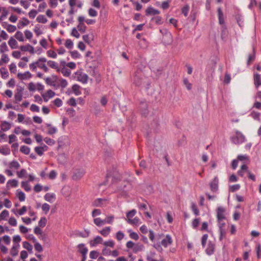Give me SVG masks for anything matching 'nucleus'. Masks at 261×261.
Returning a JSON list of instances; mask_svg holds the SVG:
<instances>
[{"label":"nucleus","instance_id":"nucleus-1","mask_svg":"<svg viewBox=\"0 0 261 261\" xmlns=\"http://www.w3.org/2000/svg\"><path fill=\"white\" fill-rule=\"evenodd\" d=\"M49 62L45 58H40L36 62L32 63L30 65V68L33 70H35L38 67V68L42 69L44 71L47 72L48 70L46 64H48Z\"/></svg>","mask_w":261,"mask_h":261},{"label":"nucleus","instance_id":"nucleus-2","mask_svg":"<svg viewBox=\"0 0 261 261\" xmlns=\"http://www.w3.org/2000/svg\"><path fill=\"white\" fill-rule=\"evenodd\" d=\"M231 140L235 144H241L246 141L245 137L239 131L236 132V136L231 137Z\"/></svg>","mask_w":261,"mask_h":261},{"label":"nucleus","instance_id":"nucleus-3","mask_svg":"<svg viewBox=\"0 0 261 261\" xmlns=\"http://www.w3.org/2000/svg\"><path fill=\"white\" fill-rule=\"evenodd\" d=\"M74 74L76 75L77 81L82 83L83 84H86L88 82V75L82 72V69L76 71Z\"/></svg>","mask_w":261,"mask_h":261},{"label":"nucleus","instance_id":"nucleus-4","mask_svg":"<svg viewBox=\"0 0 261 261\" xmlns=\"http://www.w3.org/2000/svg\"><path fill=\"white\" fill-rule=\"evenodd\" d=\"M148 105L146 101H141L140 102L139 109L141 112L142 115L144 117H146L148 114Z\"/></svg>","mask_w":261,"mask_h":261},{"label":"nucleus","instance_id":"nucleus-5","mask_svg":"<svg viewBox=\"0 0 261 261\" xmlns=\"http://www.w3.org/2000/svg\"><path fill=\"white\" fill-rule=\"evenodd\" d=\"M85 173L83 169H76L73 172L72 178L74 180H79L84 175Z\"/></svg>","mask_w":261,"mask_h":261},{"label":"nucleus","instance_id":"nucleus-6","mask_svg":"<svg viewBox=\"0 0 261 261\" xmlns=\"http://www.w3.org/2000/svg\"><path fill=\"white\" fill-rule=\"evenodd\" d=\"M225 210L222 206H219L217 209V221H222L226 219V217L224 215Z\"/></svg>","mask_w":261,"mask_h":261},{"label":"nucleus","instance_id":"nucleus-7","mask_svg":"<svg viewBox=\"0 0 261 261\" xmlns=\"http://www.w3.org/2000/svg\"><path fill=\"white\" fill-rule=\"evenodd\" d=\"M112 177V183H114L120 180V176L118 175H114V173H112V172L110 171H108L107 174L106 175V180L104 181L101 185H106L107 182L108 181V179L110 177Z\"/></svg>","mask_w":261,"mask_h":261},{"label":"nucleus","instance_id":"nucleus-8","mask_svg":"<svg viewBox=\"0 0 261 261\" xmlns=\"http://www.w3.org/2000/svg\"><path fill=\"white\" fill-rule=\"evenodd\" d=\"M219 179L217 176H215L213 180L210 183L211 190L213 192H216L218 190Z\"/></svg>","mask_w":261,"mask_h":261},{"label":"nucleus","instance_id":"nucleus-9","mask_svg":"<svg viewBox=\"0 0 261 261\" xmlns=\"http://www.w3.org/2000/svg\"><path fill=\"white\" fill-rule=\"evenodd\" d=\"M69 144V140L67 136H62L58 139V148L63 147L68 145Z\"/></svg>","mask_w":261,"mask_h":261},{"label":"nucleus","instance_id":"nucleus-10","mask_svg":"<svg viewBox=\"0 0 261 261\" xmlns=\"http://www.w3.org/2000/svg\"><path fill=\"white\" fill-rule=\"evenodd\" d=\"M161 116V115L158 114L155 115L153 118L152 122L151 123V126L155 129L159 128L160 126V120Z\"/></svg>","mask_w":261,"mask_h":261},{"label":"nucleus","instance_id":"nucleus-11","mask_svg":"<svg viewBox=\"0 0 261 261\" xmlns=\"http://www.w3.org/2000/svg\"><path fill=\"white\" fill-rule=\"evenodd\" d=\"M77 252L81 255L87 254L88 249L84 243H81L77 246Z\"/></svg>","mask_w":261,"mask_h":261},{"label":"nucleus","instance_id":"nucleus-12","mask_svg":"<svg viewBox=\"0 0 261 261\" xmlns=\"http://www.w3.org/2000/svg\"><path fill=\"white\" fill-rule=\"evenodd\" d=\"M160 243L164 247H167L168 245L172 243L171 237L169 234H167L166 238L163 239Z\"/></svg>","mask_w":261,"mask_h":261},{"label":"nucleus","instance_id":"nucleus-13","mask_svg":"<svg viewBox=\"0 0 261 261\" xmlns=\"http://www.w3.org/2000/svg\"><path fill=\"white\" fill-rule=\"evenodd\" d=\"M146 15L147 16L149 15H155L157 14H159L160 13V11L157 9H154L151 6H149L146 9Z\"/></svg>","mask_w":261,"mask_h":261},{"label":"nucleus","instance_id":"nucleus-14","mask_svg":"<svg viewBox=\"0 0 261 261\" xmlns=\"http://www.w3.org/2000/svg\"><path fill=\"white\" fill-rule=\"evenodd\" d=\"M215 244L212 241H210L208 243L207 246L205 249L206 253L208 255H212L214 252Z\"/></svg>","mask_w":261,"mask_h":261},{"label":"nucleus","instance_id":"nucleus-15","mask_svg":"<svg viewBox=\"0 0 261 261\" xmlns=\"http://www.w3.org/2000/svg\"><path fill=\"white\" fill-rule=\"evenodd\" d=\"M254 84L256 88L261 86V76L258 73H255L253 75Z\"/></svg>","mask_w":261,"mask_h":261},{"label":"nucleus","instance_id":"nucleus-16","mask_svg":"<svg viewBox=\"0 0 261 261\" xmlns=\"http://www.w3.org/2000/svg\"><path fill=\"white\" fill-rule=\"evenodd\" d=\"M20 49L21 51H29L32 54H34L35 53L34 47L30 44H27L26 45L21 46L20 47Z\"/></svg>","mask_w":261,"mask_h":261},{"label":"nucleus","instance_id":"nucleus-17","mask_svg":"<svg viewBox=\"0 0 261 261\" xmlns=\"http://www.w3.org/2000/svg\"><path fill=\"white\" fill-rule=\"evenodd\" d=\"M217 11H218L219 23L221 25L224 24L225 23L223 13L222 11L221 8L220 7L218 8Z\"/></svg>","mask_w":261,"mask_h":261},{"label":"nucleus","instance_id":"nucleus-18","mask_svg":"<svg viewBox=\"0 0 261 261\" xmlns=\"http://www.w3.org/2000/svg\"><path fill=\"white\" fill-rule=\"evenodd\" d=\"M32 74L29 72L27 71L23 73H18L17 74V77L21 80H27L31 78Z\"/></svg>","mask_w":261,"mask_h":261},{"label":"nucleus","instance_id":"nucleus-19","mask_svg":"<svg viewBox=\"0 0 261 261\" xmlns=\"http://www.w3.org/2000/svg\"><path fill=\"white\" fill-rule=\"evenodd\" d=\"M133 83L136 86L140 87L142 84V79L137 75H135L133 79Z\"/></svg>","mask_w":261,"mask_h":261},{"label":"nucleus","instance_id":"nucleus-20","mask_svg":"<svg viewBox=\"0 0 261 261\" xmlns=\"http://www.w3.org/2000/svg\"><path fill=\"white\" fill-rule=\"evenodd\" d=\"M8 44L12 49H15L18 47L17 42L13 37L10 38Z\"/></svg>","mask_w":261,"mask_h":261},{"label":"nucleus","instance_id":"nucleus-21","mask_svg":"<svg viewBox=\"0 0 261 261\" xmlns=\"http://www.w3.org/2000/svg\"><path fill=\"white\" fill-rule=\"evenodd\" d=\"M18 186V181L16 179L9 180L7 182V189H10L11 187H16Z\"/></svg>","mask_w":261,"mask_h":261},{"label":"nucleus","instance_id":"nucleus-22","mask_svg":"<svg viewBox=\"0 0 261 261\" xmlns=\"http://www.w3.org/2000/svg\"><path fill=\"white\" fill-rule=\"evenodd\" d=\"M80 86L77 84H75L72 85V92L75 94V95L77 96L81 94V91L80 90Z\"/></svg>","mask_w":261,"mask_h":261},{"label":"nucleus","instance_id":"nucleus-23","mask_svg":"<svg viewBox=\"0 0 261 261\" xmlns=\"http://www.w3.org/2000/svg\"><path fill=\"white\" fill-rule=\"evenodd\" d=\"M144 248V246L143 244L137 243L135 245L133 248V252L134 253H137L139 251H142Z\"/></svg>","mask_w":261,"mask_h":261},{"label":"nucleus","instance_id":"nucleus-24","mask_svg":"<svg viewBox=\"0 0 261 261\" xmlns=\"http://www.w3.org/2000/svg\"><path fill=\"white\" fill-rule=\"evenodd\" d=\"M255 58V49L253 48V54H249L248 56V58L247 62V66H250L251 63L253 62Z\"/></svg>","mask_w":261,"mask_h":261},{"label":"nucleus","instance_id":"nucleus-25","mask_svg":"<svg viewBox=\"0 0 261 261\" xmlns=\"http://www.w3.org/2000/svg\"><path fill=\"white\" fill-rule=\"evenodd\" d=\"M1 126L2 130L6 132L11 128V124L7 121H4L2 122Z\"/></svg>","mask_w":261,"mask_h":261},{"label":"nucleus","instance_id":"nucleus-26","mask_svg":"<svg viewBox=\"0 0 261 261\" xmlns=\"http://www.w3.org/2000/svg\"><path fill=\"white\" fill-rule=\"evenodd\" d=\"M9 61V58L7 55L2 54L1 59H0V65L3 64L7 63Z\"/></svg>","mask_w":261,"mask_h":261},{"label":"nucleus","instance_id":"nucleus-27","mask_svg":"<svg viewBox=\"0 0 261 261\" xmlns=\"http://www.w3.org/2000/svg\"><path fill=\"white\" fill-rule=\"evenodd\" d=\"M0 153L5 155H8L10 153V149L8 147L3 146L0 148Z\"/></svg>","mask_w":261,"mask_h":261},{"label":"nucleus","instance_id":"nucleus-28","mask_svg":"<svg viewBox=\"0 0 261 261\" xmlns=\"http://www.w3.org/2000/svg\"><path fill=\"white\" fill-rule=\"evenodd\" d=\"M111 231L110 226L106 227L105 228L99 231L100 233L104 237H107Z\"/></svg>","mask_w":261,"mask_h":261},{"label":"nucleus","instance_id":"nucleus-29","mask_svg":"<svg viewBox=\"0 0 261 261\" xmlns=\"http://www.w3.org/2000/svg\"><path fill=\"white\" fill-rule=\"evenodd\" d=\"M0 72L3 79H6L9 76V73L7 69L5 67H2L0 69Z\"/></svg>","mask_w":261,"mask_h":261},{"label":"nucleus","instance_id":"nucleus-30","mask_svg":"<svg viewBox=\"0 0 261 261\" xmlns=\"http://www.w3.org/2000/svg\"><path fill=\"white\" fill-rule=\"evenodd\" d=\"M70 54L71 57L74 59H80L82 57L81 55L76 50L70 51Z\"/></svg>","mask_w":261,"mask_h":261},{"label":"nucleus","instance_id":"nucleus-31","mask_svg":"<svg viewBox=\"0 0 261 261\" xmlns=\"http://www.w3.org/2000/svg\"><path fill=\"white\" fill-rule=\"evenodd\" d=\"M59 163L64 164L66 162V157L65 153H62L59 155L57 159Z\"/></svg>","mask_w":261,"mask_h":261},{"label":"nucleus","instance_id":"nucleus-32","mask_svg":"<svg viewBox=\"0 0 261 261\" xmlns=\"http://www.w3.org/2000/svg\"><path fill=\"white\" fill-rule=\"evenodd\" d=\"M14 37L15 38L18 40V41L20 42H23L24 41V37L23 35L22 32L20 31H17L16 34H15Z\"/></svg>","mask_w":261,"mask_h":261},{"label":"nucleus","instance_id":"nucleus-33","mask_svg":"<svg viewBox=\"0 0 261 261\" xmlns=\"http://www.w3.org/2000/svg\"><path fill=\"white\" fill-rule=\"evenodd\" d=\"M51 103L54 104V106L59 108L62 106L63 104V102L62 100L59 98H57L55 100L51 101Z\"/></svg>","mask_w":261,"mask_h":261},{"label":"nucleus","instance_id":"nucleus-34","mask_svg":"<svg viewBox=\"0 0 261 261\" xmlns=\"http://www.w3.org/2000/svg\"><path fill=\"white\" fill-rule=\"evenodd\" d=\"M29 23V21L25 18H23L22 21H20L18 24L19 29L21 28L23 26H25Z\"/></svg>","mask_w":261,"mask_h":261},{"label":"nucleus","instance_id":"nucleus-35","mask_svg":"<svg viewBox=\"0 0 261 261\" xmlns=\"http://www.w3.org/2000/svg\"><path fill=\"white\" fill-rule=\"evenodd\" d=\"M236 19L239 25L241 27H242L243 25V19L242 16L239 14H237L236 15Z\"/></svg>","mask_w":261,"mask_h":261},{"label":"nucleus","instance_id":"nucleus-36","mask_svg":"<svg viewBox=\"0 0 261 261\" xmlns=\"http://www.w3.org/2000/svg\"><path fill=\"white\" fill-rule=\"evenodd\" d=\"M22 95L20 91L17 92L14 95L15 102L18 103L22 100Z\"/></svg>","mask_w":261,"mask_h":261},{"label":"nucleus","instance_id":"nucleus-37","mask_svg":"<svg viewBox=\"0 0 261 261\" xmlns=\"http://www.w3.org/2000/svg\"><path fill=\"white\" fill-rule=\"evenodd\" d=\"M8 51V47L6 42H3L0 45V53L4 54Z\"/></svg>","mask_w":261,"mask_h":261},{"label":"nucleus","instance_id":"nucleus-38","mask_svg":"<svg viewBox=\"0 0 261 261\" xmlns=\"http://www.w3.org/2000/svg\"><path fill=\"white\" fill-rule=\"evenodd\" d=\"M251 116L255 120L260 121V113L257 112L253 111L250 114Z\"/></svg>","mask_w":261,"mask_h":261},{"label":"nucleus","instance_id":"nucleus-39","mask_svg":"<svg viewBox=\"0 0 261 261\" xmlns=\"http://www.w3.org/2000/svg\"><path fill=\"white\" fill-rule=\"evenodd\" d=\"M12 211L15 215H22L27 212V207L23 206L21 209L17 210L16 212L14 210H12Z\"/></svg>","mask_w":261,"mask_h":261},{"label":"nucleus","instance_id":"nucleus-40","mask_svg":"<svg viewBox=\"0 0 261 261\" xmlns=\"http://www.w3.org/2000/svg\"><path fill=\"white\" fill-rule=\"evenodd\" d=\"M17 196L20 201H23L25 200V196L24 193L22 191H17Z\"/></svg>","mask_w":261,"mask_h":261},{"label":"nucleus","instance_id":"nucleus-41","mask_svg":"<svg viewBox=\"0 0 261 261\" xmlns=\"http://www.w3.org/2000/svg\"><path fill=\"white\" fill-rule=\"evenodd\" d=\"M102 241V239L101 237L97 236L96 237H95L94 238V239L93 240L94 243H92L91 242L90 245L92 246H95L97 244H100L101 243Z\"/></svg>","mask_w":261,"mask_h":261},{"label":"nucleus","instance_id":"nucleus-42","mask_svg":"<svg viewBox=\"0 0 261 261\" xmlns=\"http://www.w3.org/2000/svg\"><path fill=\"white\" fill-rule=\"evenodd\" d=\"M65 46L68 49H71L73 47V43L70 39H67L65 43Z\"/></svg>","mask_w":261,"mask_h":261},{"label":"nucleus","instance_id":"nucleus-43","mask_svg":"<svg viewBox=\"0 0 261 261\" xmlns=\"http://www.w3.org/2000/svg\"><path fill=\"white\" fill-rule=\"evenodd\" d=\"M191 210L196 216H198L199 215V211L196 205L194 202L191 203Z\"/></svg>","mask_w":261,"mask_h":261},{"label":"nucleus","instance_id":"nucleus-44","mask_svg":"<svg viewBox=\"0 0 261 261\" xmlns=\"http://www.w3.org/2000/svg\"><path fill=\"white\" fill-rule=\"evenodd\" d=\"M190 7L188 5H186L182 9H181V13L185 16L187 17L188 14V12L189 11Z\"/></svg>","mask_w":261,"mask_h":261},{"label":"nucleus","instance_id":"nucleus-45","mask_svg":"<svg viewBox=\"0 0 261 261\" xmlns=\"http://www.w3.org/2000/svg\"><path fill=\"white\" fill-rule=\"evenodd\" d=\"M61 72L65 76H69L71 73L70 70L66 67H62Z\"/></svg>","mask_w":261,"mask_h":261},{"label":"nucleus","instance_id":"nucleus-46","mask_svg":"<svg viewBox=\"0 0 261 261\" xmlns=\"http://www.w3.org/2000/svg\"><path fill=\"white\" fill-rule=\"evenodd\" d=\"M99 255V252L96 250H92L90 252V257L91 259H96L98 257Z\"/></svg>","mask_w":261,"mask_h":261},{"label":"nucleus","instance_id":"nucleus-47","mask_svg":"<svg viewBox=\"0 0 261 261\" xmlns=\"http://www.w3.org/2000/svg\"><path fill=\"white\" fill-rule=\"evenodd\" d=\"M23 247L28 250L29 252H32L33 250L32 246L27 242H24L23 243Z\"/></svg>","mask_w":261,"mask_h":261},{"label":"nucleus","instance_id":"nucleus-48","mask_svg":"<svg viewBox=\"0 0 261 261\" xmlns=\"http://www.w3.org/2000/svg\"><path fill=\"white\" fill-rule=\"evenodd\" d=\"M9 212L7 210H4L0 214V221L4 220L6 217L9 216Z\"/></svg>","mask_w":261,"mask_h":261},{"label":"nucleus","instance_id":"nucleus-49","mask_svg":"<svg viewBox=\"0 0 261 261\" xmlns=\"http://www.w3.org/2000/svg\"><path fill=\"white\" fill-rule=\"evenodd\" d=\"M37 20L40 23H45L47 20L44 15H40L37 17Z\"/></svg>","mask_w":261,"mask_h":261},{"label":"nucleus","instance_id":"nucleus-50","mask_svg":"<svg viewBox=\"0 0 261 261\" xmlns=\"http://www.w3.org/2000/svg\"><path fill=\"white\" fill-rule=\"evenodd\" d=\"M183 83L188 90H191L192 84L190 83H189V80L187 78L184 79Z\"/></svg>","mask_w":261,"mask_h":261},{"label":"nucleus","instance_id":"nucleus-51","mask_svg":"<svg viewBox=\"0 0 261 261\" xmlns=\"http://www.w3.org/2000/svg\"><path fill=\"white\" fill-rule=\"evenodd\" d=\"M128 231L130 232L129 237L131 239L135 240H138L139 239V236L136 232L132 231L131 230H129Z\"/></svg>","mask_w":261,"mask_h":261},{"label":"nucleus","instance_id":"nucleus-52","mask_svg":"<svg viewBox=\"0 0 261 261\" xmlns=\"http://www.w3.org/2000/svg\"><path fill=\"white\" fill-rule=\"evenodd\" d=\"M171 0H167L166 1H164L162 2V5L161 6V8L163 10H166L169 8V3L170 2Z\"/></svg>","mask_w":261,"mask_h":261},{"label":"nucleus","instance_id":"nucleus-53","mask_svg":"<svg viewBox=\"0 0 261 261\" xmlns=\"http://www.w3.org/2000/svg\"><path fill=\"white\" fill-rule=\"evenodd\" d=\"M50 86H53L54 87L55 89H57L60 87L59 82L56 81H53L50 79Z\"/></svg>","mask_w":261,"mask_h":261},{"label":"nucleus","instance_id":"nucleus-54","mask_svg":"<svg viewBox=\"0 0 261 261\" xmlns=\"http://www.w3.org/2000/svg\"><path fill=\"white\" fill-rule=\"evenodd\" d=\"M105 200L102 198H97L95 199L93 202V206H100L101 205L102 201Z\"/></svg>","mask_w":261,"mask_h":261},{"label":"nucleus","instance_id":"nucleus-55","mask_svg":"<svg viewBox=\"0 0 261 261\" xmlns=\"http://www.w3.org/2000/svg\"><path fill=\"white\" fill-rule=\"evenodd\" d=\"M67 103L70 106L75 107L76 106V100L74 97H71L69 98Z\"/></svg>","mask_w":261,"mask_h":261},{"label":"nucleus","instance_id":"nucleus-56","mask_svg":"<svg viewBox=\"0 0 261 261\" xmlns=\"http://www.w3.org/2000/svg\"><path fill=\"white\" fill-rule=\"evenodd\" d=\"M21 186L26 191H30L31 190V187L27 181L21 182Z\"/></svg>","mask_w":261,"mask_h":261},{"label":"nucleus","instance_id":"nucleus-57","mask_svg":"<svg viewBox=\"0 0 261 261\" xmlns=\"http://www.w3.org/2000/svg\"><path fill=\"white\" fill-rule=\"evenodd\" d=\"M30 148L27 146H22L20 147V151L25 154H28L30 152Z\"/></svg>","mask_w":261,"mask_h":261},{"label":"nucleus","instance_id":"nucleus-58","mask_svg":"<svg viewBox=\"0 0 261 261\" xmlns=\"http://www.w3.org/2000/svg\"><path fill=\"white\" fill-rule=\"evenodd\" d=\"M208 238V234H204L202 236L201 238V245L203 248H204L206 245V241Z\"/></svg>","mask_w":261,"mask_h":261},{"label":"nucleus","instance_id":"nucleus-59","mask_svg":"<svg viewBox=\"0 0 261 261\" xmlns=\"http://www.w3.org/2000/svg\"><path fill=\"white\" fill-rule=\"evenodd\" d=\"M77 28L80 32L84 33L86 31L87 27L84 23L83 24H78Z\"/></svg>","mask_w":261,"mask_h":261},{"label":"nucleus","instance_id":"nucleus-60","mask_svg":"<svg viewBox=\"0 0 261 261\" xmlns=\"http://www.w3.org/2000/svg\"><path fill=\"white\" fill-rule=\"evenodd\" d=\"M240 185L239 184H236L232 186H230L229 190L231 192H234L235 191L239 190L240 189Z\"/></svg>","mask_w":261,"mask_h":261},{"label":"nucleus","instance_id":"nucleus-61","mask_svg":"<svg viewBox=\"0 0 261 261\" xmlns=\"http://www.w3.org/2000/svg\"><path fill=\"white\" fill-rule=\"evenodd\" d=\"M103 245H105L106 247H110L113 248L114 246L115 243L113 240H110L108 241H105L103 243Z\"/></svg>","mask_w":261,"mask_h":261},{"label":"nucleus","instance_id":"nucleus-62","mask_svg":"<svg viewBox=\"0 0 261 261\" xmlns=\"http://www.w3.org/2000/svg\"><path fill=\"white\" fill-rule=\"evenodd\" d=\"M88 14L91 17H96L97 15V12L95 9L91 8L88 10Z\"/></svg>","mask_w":261,"mask_h":261},{"label":"nucleus","instance_id":"nucleus-63","mask_svg":"<svg viewBox=\"0 0 261 261\" xmlns=\"http://www.w3.org/2000/svg\"><path fill=\"white\" fill-rule=\"evenodd\" d=\"M82 38L85 42L87 43L88 44H90V43L91 42L90 39V36L89 34L83 35L82 36Z\"/></svg>","mask_w":261,"mask_h":261},{"label":"nucleus","instance_id":"nucleus-64","mask_svg":"<svg viewBox=\"0 0 261 261\" xmlns=\"http://www.w3.org/2000/svg\"><path fill=\"white\" fill-rule=\"evenodd\" d=\"M17 176L19 178H23L27 175V171L25 169H21L20 171L17 172Z\"/></svg>","mask_w":261,"mask_h":261}]
</instances>
